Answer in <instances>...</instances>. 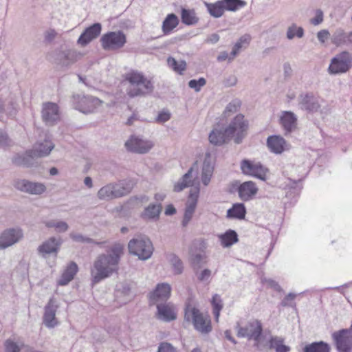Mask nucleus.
<instances>
[{"label": "nucleus", "instance_id": "1", "mask_svg": "<svg viewBox=\"0 0 352 352\" xmlns=\"http://www.w3.org/2000/svg\"><path fill=\"white\" fill-rule=\"evenodd\" d=\"M248 127V122L244 120L243 115L239 113L226 127L219 125L214 127L209 134V142L214 146H221L234 138V143L241 144L246 135Z\"/></svg>", "mask_w": 352, "mask_h": 352}, {"label": "nucleus", "instance_id": "2", "mask_svg": "<svg viewBox=\"0 0 352 352\" xmlns=\"http://www.w3.org/2000/svg\"><path fill=\"white\" fill-rule=\"evenodd\" d=\"M125 79L130 83L127 94L131 98L144 96L153 91L152 82L140 72H131L126 75Z\"/></svg>", "mask_w": 352, "mask_h": 352}, {"label": "nucleus", "instance_id": "3", "mask_svg": "<svg viewBox=\"0 0 352 352\" xmlns=\"http://www.w3.org/2000/svg\"><path fill=\"white\" fill-rule=\"evenodd\" d=\"M239 338H246L254 341V346L258 347L263 334V325L260 320L253 319L248 322L244 327H241L238 322L235 326Z\"/></svg>", "mask_w": 352, "mask_h": 352}, {"label": "nucleus", "instance_id": "4", "mask_svg": "<svg viewBox=\"0 0 352 352\" xmlns=\"http://www.w3.org/2000/svg\"><path fill=\"white\" fill-rule=\"evenodd\" d=\"M185 320H191L195 330L201 334H208L212 331L211 320L208 315H204L197 308L186 307Z\"/></svg>", "mask_w": 352, "mask_h": 352}, {"label": "nucleus", "instance_id": "5", "mask_svg": "<svg viewBox=\"0 0 352 352\" xmlns=\"http://www.w3.org/2000/svg\"><path fill=\"white\" fill-rule=\"evenodd\" d=\"M128 249L130 254L143 261L150 258L153 252L152 242L146 237L132 239L128 243Z\"/></svg>", "mask_w": 352, "mask_h": 352}, {"label": "nucleus", "instance_id": "6", "mask_svg": "<svg viewBox=\"0 0 352 352\" xmlns=\"http://www.w3.org/2000/svg\"><path fill=\"white\" fill-rule=\"evenodd\" d=\"M351 67L352 54L347 51H343L331 59L327 71L329 74L335 76L345 74Z\"/></svg>", "mask_w": 352, "mask_h": 352}, {"label": "nucleus", "instance_id": "7", "mask_svg": "<svg viewBox=\"0 0 352 352\" xmlns=\"http://www.w3.org/2000/svg\"><path fill=\"white\" fill-rule=\"evenodd\" d=\"M109 267L110 254L100 255L94 262V267L91 270L93 284H96L109 276Z\"/></svg>", "mask_w": 352, "mask_h": 352}, {"label": "nucleus", "instance_id": "8", "mask_svg": "<svg viewBox=\"0 0 352 352\" xmlns=\"http://www.w3.org/2000/svg\"><path fill=\"white\" fill-rule=\"evenodd\" d=\"M73 103L76 109L87 114L93 113L101 101L92 96L74 95Z\"/></svg>", "mask_w": 352, "mask_h": 352}, {"label": "nucleus", "instance_id": "9", "mask_svg": "<svg viewBox=\"0 0 352 352\" xmlns=\"http://www.w3.org/2000/svg\"><path fill=\"white\" fill-rule=\"evenodd\" d=\"M114 302H117L116 307L126 304L131 298V281L122 279L118 281L114 287Z\"/></svg>", "mask_w": 352, "mask_h": 352}, {"label": "nucleus", "instance_id": "10", "mask_svg": "<svg viewBox=\"0 0 352 352\" xmlns=\"http://www.w3.org/2000/svg\"><path fill=\"white\" fill-rule=\"evenodd\" d=\"M50 153V149L46 151L38 150H28L25 154H16L12 159V162L18 166L31 167L34 164V160L38 157L47 156Z\"/></svg>", "mask_w": 352, "mask_h": 352}, {"label": "nucleus", "instance_id": "11", "mask_svg": "<svg viewBox=\"0 0 352 352\" xmlns=\"http://www.w3.org/2000/svg\"><path fill=\"white\" fill-rule=\"evenodd\" d=\"M171 286L166 283H158L155 289L148 294L150 305L166 302L171 295Z\"/></svg>", "mask_w": 352, "mask_h": 352}, {"label": "nucleus", "instance_id": "12", "mask_svg": "<svg viewBox=\"0 0 352 352\" xmlns=\"http://www.w3.org/2000/svg\"><path fill=\"white\" fill-rule=\"evenodd\" d=\"M241 170L245 175L252 176L265 181L267 169L260 162H254L252 160L244 159L241 162Z\"/></svg>", "mask_w": 352, "mask_h": 352}, {"label": "nucleus", "instance_id": "13", "mask_svg": "<svg viewBox=\"0 0 352 352\" xmlns=\"http://www.w3.org/2000/svg\"><path fill=\"white\" fill-rule=\"evenodd\" d=\"M349 331L342 329L334 331L331 336L338 352H352V340Z\"/></svg>", "mask_w": 352, "mask_h": 352}, {"label": "nucleus", "instance_id": "14", "mask_svg": "<svg viewBox=\"0 0 352 352\" xmlns=\"http://www.w3.org/2000/svg\"><path fill=\"white\" fill-rule=\"evenodd\" d=\"M124 145L127 151L140 154L148 153L153 146L151 142L144 140L133 135L131 136Z\"/></svg>", "mask_w": 352, "mask_h": 352}, {"label": "nucleus", "instance_id": "15", "mask_svg": "<svg viewBox=\"0 0 352 352\" xmlns=\"http://www.w3.org/2000/svg\"><path fill=\"white\" fill-rule=\"evenodd\" d=\"M78 54L75 50H56L54 52V63L61 67H69L77 61Z\"/></svg>", "mask_w": 352, "mask_h": 352}, {"label": "nucleus", "instance_id": "16", "mask_svg": "<svg viewBox=\"0 0 352 352\" xmlns=\"http://www.w3.org/2000/svg\"><path fill=\"white\" fill-rule=\"evenodd\" d=\"M41 117L46 125H54L59 120V109L56 104L46 102L43 104Z\"/></svg>", "mask_w": 352, "mask_h": 352}, {"label": "nucleus", "instance_id": "17", "mask_svg": "<svg viewBox=\"0 0 352 352\" xmlns=\"http://www.w3.org/2000/svg\"><path fill=\"white\" fill-rule=\"evenodd\" d=\"M23 237L22 230L10 228L4 230L0 236V250L6 249L18 241Z\"/></svg>", "mask_w": 352, "mask_h": 352}, {"label": "nucleus", "instance_id": "18", "mask_svg": "<svg viewBox=\"0 0 352 352\" xmlns=\"http://www.w3.org/2000/svg\"><path fill=\"white\" fill-rule=\"evenodd\" d=\"M298 106L309 113L318 111L320 108L318 100L312 93L301 94L298 96Z\"/></svg>", "mask_w": 352, "mask_h": 352}, {"label": "nucleus", "instance_id": "19", "mask_svg": "<svg viewBox=\"0 0 352 352\" xmlns=\"http://www.w3.org/2000/svg\"><path fill=\"white\" fill-rule=\"evenodd\" d=\"M101 30V24L100 23H94L84 30L78 39V43L82 47L87 45L100 35Z\"/></svg>", "mask_w": 352, "mask_h": 352}, {"label": "nucleus", "instance_id": "20", "mask_svg": "<svg viewBox=\"0 0 352 352\" xmlns=\"http://www.w3.org/2000/svg\"><path fill=\"white\" fill-rule=\"evenodd\" d=\"M14 186L18 190L32 195H41L46 190L43 184L32 182L26 179L16 181Z\"/></svg>", "mask_w": 352, "mask_h": 352}, {"label": "nucleus", "instance_id": "21", "mask_svg": "<svg viewBox=\"0 0 352 352\" xmlns=\"http://www.w3.org/2000/svg\"><path fill=\"white\" fill-rule=\"evenodd\" d=\"M61 244L62 240L60 238L52 236L38 247V253L43 257H46L47 255L51 254H56Z\"/></svg>", "mask_w": 352, "mask_h": 352}, {"label": "nucleus", "instance_id": "22", "mask_svg": "<svg viewBox=\"0 0 352 352\" xmlns=\"http://www.w3.org/2000/svg\"><path fill=\"white\" fill-rule=\"evenodd\" d=\"M136 182L133 179H125L118 181L111 186V197H121L128 195L135 186Z\"/></svg>", "mask_w": 352, "mask_h": 352}, {"label": "nucleus", "instance_id": "23", "mask_svg": "<svg viewBox=\"0 0 352 352\" xmlns=\"http://www.w3.org/2000/svg\"><path fill=\"white\" fill-rule=\"evenodd\" d=\"M258 188L252 181L244 182L238 187V193L240 199L244 201H249L257 193Z\"/></svg>", "mask_w": 352, "mask_h": 352}, {"label": "nucleus", "instance_id": "24", "mask_svg": "<svg viewBox=\"0 0 352 352\" xmlns=\"http://www.w3.org/2000/svg\"><path fill=\"white\" fill-rule=\"evenodd\" d=\"M56 306L51 298L45 307L43 323L48 328L54 327L57 322L56 319Z\"/></svg>", "mask_w": 352, "mask_h": 352}, {"label": "nucleus", "instance_id": "25", "mask_svg": "<svg viewBox=\"0 0 352 352\" xmlns=\"http://www.w3.org/2000/svg\"><path fill=\"white\" fill-rule=\"evenodd\" d=\"M157 307V318L165 322L174 320L177 318L170 304L166 302L158 303Z\"/></svg>", "mask_w": 352, "mask_h": 352}, {"label": "nucleus", "instance_id": "26", "mask_svg": "<svg viewBox=\"0 0 352 352\" xmlns=\"http://www.w3.org/2000/svg\"><path fill=\"white\" fill-rule=\"evenodd\" d=\"M197 196H194L192 194H190L189 199L186 204L184 214L182 222V225L183 227L187 226V225L192 219V217L193 216V214L197 206Z\"/></svg>", "mask_w": 352, "mask_h": 352}, {"label": "nucleus", "instance_id": "27", "mask_svg": "<svg viewBox=\"0 0 352 352\" xmlns=\"http://www.w3.org/2000/svg\"><path fill=\"white\" fill-rule=\"evenodd\" d=\"M285 143V139L280 135H271L267 139V146L272 152L276 154L283 152Z\"/></svg>", "mask_w": 352, "mask_h": 352}, {"label": "nucleus", "instance_id": "28", "mask_svg": "<svg viewBox=\"0 0 352 352\" xmlns=\"http://www.w3.org/2000/svg\"><path fill=\"white\" fill-rule=\"evenodd\" d=\"M78 271V267L74 261H71L63 272L58 284L61 286L67 285L72 281Z\"/></svg>", "mask_w": 352, "mask_h": 352}, {"label": "nucleus", "instance_id": "29", "mask_svg": "<svg viewBox=\"0 0 352 352\" xmlns=\"http://www.w3.org/2000/svg\"><path fill=\"white\" fill-rule=\"evenodd\" d=\"M297 118L292 111H284L280 117V124L287 133H291L296 126Z\"/></svg>", "mask_w": 352, "mask_h": 352}, {"label": "nucleus", "instance_id": "30", "mask_svg": "<svg viewBox=\"0 0 352 352\" xmlns=\"http://www.w3.org/2000/svg\"><path fill=\"white\" fill-rule=\"evenodd\" d=\"M124 254V245L116 243L111 245V276L113 272L117 273V265L121 256Z\"/></svg>", "mask_w": 352, "mask_h": 352}, {"label": "nucleus", "instance_id": "31", "mask_svg": "<svg viewBox=\"0 0 352 352\" xmlns=\"http://www.w3.org/2000/svg\"><path fill=\"white\" fill-rule=\"evenodd\" d=\"M246 208L243 203L234 204L232 208L227 210L226 217L228 219H244Z\"/></svg>", "mask_w": 352, "mask_h": 352}, {"label": "nucleus", "instance_id": "32", "mask_svg": "<svg viewBox=\"0 0 352 352\" xmlns=\"http://www.w3.org/2000/svg\"><path fill=\"white\" fill-rule=\"evenodd\" d=\"M221 244L224 248H228L236 243L238 241V234L235 230H228L223 234L219 235Z\"/></svg>", "mask_w": 352, "mask_h": 352}, {"label": "nucleus", "instance_id": "33", "mask_svg": "<svg viewBox=\"0 0 352 352\" xmlns=\"http://www.w3.org/2000/svg\"><path fill=\"white\" fill-rule=\"evenodd\" d=\"M330 345L324 341L314 342L308 344L302 349V352H330Z\"/></svg>", "mask_w": 352, "mask_h": 352}, {"label": "nucleus", "instance_id": "34", "mask_svg": "<svg viewBox=\"0 0 352 352\" xmlns=\"http://www.w3.org/2000/svg\"><path fill=\"white\" fill-rule=\"evenodd\" d=\"M179 24L178 17L173 13L168 14L162 23V31L164 34H169Z\"/></svg>", "mask_w": 352, "mask_h": 352}, {"label": "nucleus", "instance_id": "35", "mask_svg": "<svg viewBox=\"0 0 352 352\" xmlns=\"http://www.w3.org/2000/svg\"><path fill=\"white\" fill-rule=\"evenodd\" d=\"M182 22L187 25H193L198 23L199 18L194 10L182 8L181 10Z\"/></svg>", "mask_w": 352, "mask_h": 352}, {"label": "nucleus", "instance_id": "36", "mask_svg": "<svg viewBox=\"0 0 352 352\" xmlns=\"http://www.w3.org/2000/svg\"><path fill=\"white\" fill-rule=\"evenodd\" d=\"M126 43V35L122 31L111 32V51L122 48Z\"/></svg>", "mask_w": 352, "mask_h": 352}, {"label": "nucleus", "instance_id": "37", "mask_svg": "<svg viewBox=\"0 0 352 352\" xmlns=\"http://www.w3.org/2000/svg\"><path fill=\"white\" fill-rule=\"evenodd\" d=\"M161 204H151L145 208L142 216L149 219H157L162 212Z\"/></svg>", "mask_w": 352, "mask_h": 352}, {"label": "nucleus", "instance_id": "38", "mask_svg": "<svg viewBox=\"0 0 352 352\" xmlns=\"http://www.w3.org/2000/svg\"><path fill=\"white\" fill-rule=\"evenodd\" d=\"M205 6L210 14L214 18L221 17L224 12V6L222 0L218 1L214 3L205 2Z\"/></svg>", "mask_w": 352, "mask_h": 352}, {"label": "nucleus", "instance_id": "39", "mask_svg": "<svg viewBox=\"0 0 352 352\" xmlns=\"http://www.w3.org/2000/svg\"><path fill=\"white\" fill-rule=\"evenodd\" d=\"M250 40L251 36L249 34H244L241 36L232 48V50L230 53L232 57H230V59H233L239 53L242 48L248 47Z\"/></svg>", "mask_w": 352, "mask_h": 352}, {"label": "nucleus", "instance_id": "40", "mask_svg": "<svg viewBox=\"0 0 352 352\" xmlns=\"http://www.w3.org/2000/svg\"><path fill=\"white\" fill-rule=\"evenodd\" d=\"M213 173V166L210 162L206 158L204 161L202 167L201 181L204 186H208Z\"/></svg>", "mask_w": 352, "mask_h": 352}, {"label": "nucleus", "instance_id": "41", "mask_svg": "<svg viewBox=\"0 0 352 352\" xmlns=\"http://www.w3.org/2000/svg\"><path fill=\"white\" fill-rule=\"evenodd\" d=\"M167 63L169 67L179 74H182L186 69V63L183 60L177 61L175 58L170 56L167 58Z\"/></svg>", "mask_w": 352, "mask_h": 352}, {"label": "nucleus", "instance_id": "42", "mask_svg": "<svg viewBox=\"0 0 352 352\" xmlns=\"http://www.w3.org/2000/svg\"><path fill=\"white\" fill-rule=\"evenodd\" d=\"M167 259L172 265L175 274H180L183 271V263L181 259L173 253L168 254Z\"/></svg>", "mask_w": 352, "mask_h": 352}, {"label": "nucleus", "instance_id": "43", "mask_svg": "<svg viewBox=\"0 0 352 352\" xmlns=\"http://www.w3.org/2000/svg\"><path fill=\"white\" fill-rule=\"evenodd\" d=\"M222 2L224 10L232 12L236 11L246 5V2L243 0H222Z\"/></svg>", "mask_w": 352, "mask_h": 352}, {"label": "nucleus", "instance_id": "44", "mask_svg": "<svg viewBox=\"0 0 352 352\" xmlns=\"http://www.w3.org/2000/svg\"><path fill=\"white\" fill-rule=\"evenodd\" d=\"M304 36V29L302 27H298L296 24L292 23L288 27L287 30V38L289 40L293 39L295 36L302 38Z\"/></svg>", "mask_w": 352, "mask_h": 352}, {"label": "nucleus", "instance_id": "45", "mask_svg": "<svg viewBox=\"0 0 352 352\" xmlns=\"http://www.w3.org/2000/svg\"><path fill=\"white\" fill-rule=\"evenodd\" d=\"M206 256L202 254H192L190 256V263L195 270L200 269L206 263Z\"/></svg>", "mask_w": 352, "mask_h": 352}, {"label": "nucleus", "instance_id": "46", "mask_svg": "<svg viewBox=\"0 0 352 352\" xmlns=\"http://www.w3.org/2000/svg\"><path fill=\"white\" fill-rule=\"evenodd\" d=\"M332 43L337 46L347 43V34L341 29L337 30L332 36Z\"/></svg>", "mask_w": 352, "mask_h": 352}, {"label": "nucleus", "instance_id": "47", "mask_svg": "<svg viewBox=\"0 0 352 352\" xmlns=\"http://www.w3.org/2000/svg\"><path fill=\"white\" fill-rule=\"evenodd\" d=\"M47 228H54L58 232H65L69 229L68 224L63 221L51 220L45 223Z\"/></svg>", "mask_w": 352, "mask_h": 352}, {"label": "nucleus", "instance_id": "48", "mask_svg": "<svg viewBox=\"0 0 352 352\" xmlns=\"http://www.w3.org/2000/svg\"><path fill=\"white\" fill-rule=\"evenodd\" d=\"M241 105V102L240 100L236 98L232 100L230 102H229L224 111L223 115L225 117H228L234 113H236Z\"/></svg>", "mask_w": 352, "mask_h": 352}, {"label": "nucleus", "instance_id": "49", "mask_svg": "<svg viewBox=\"0 0 352 352\" xmlns=\"http://www.w3.org/2000/svg\"><path fill=\"white\" fill-rule=\"evenodd\" d=\"M54 148V144L50 140V138L46 136L43 142H38L32 149V151L40 150L41 151L47 152L50 149V152Z\"/></svg>", "mask_w": 352, "mask_h": 352}, {"label": "nucleus", "instance_id": "50", "mask_svg": "<svg viewBox=\"0 0 352 352\" xmlns=\"http://www.w3.org/2000/svg\"><path fill=\"white\" fill-rule=\"evenodd\" d=\"M14 145L13 140L9 137L8 133L0 128V148H7Z\"/></svg>", "mask_w": 352, "mask_h": 352}, {"label": "nucleus", "instance_id": "51", "mask_svg": "<svg viewBox=\"0 0 352 352\" xmlns=\"http://www.w3.org/2000/svg\"><path fill=\"white\" fill-rule=\"evenodd\" d=\"M206 84V80L204 78L200 77L199 79H192L188 82L190 88L193 89L196 92L201 90V88Z\"/></svg>", "mask_w": 352, "mask_h": 352}, {"label": "nucleus", "instance_id": "52", "mask_svg": "<svg viewBox=\"0 0 352 352\" xmlns=\"http://www.w3.org/2000/svg\"><path fill=\"white\" fill-rule=\"evenodd\" d=\"M5 352H20L21 348L13 340L7 339L4 342Z\"/></svg>", "mask_w": 352, "mask_h": 352}, {"label": "nucleus", "instance_id": "53", "mask_svg": "<svg viewBox=\"0 0 352 352\" xmlns=\"http://www.w3.org/2000/svg\"><path fill=\"white\" fill-rule=\"evenodd\" d=\"M69 236L74 241H76V242L86 243H92L94 242L92 239L85 236L80 234L71 232L69 234Z\"/></svg>", "mask_w": 352, "mask_h": 352}, {"label": "nucleus", "instance_id": "54", "mask_svg": "<svg viewBox=\"0 0 352 352\" xmlns=\"http://www.w3.org/2000/svg\"><path fill=\"white\" fill-rule=\"evenodd\" d=\"M284 342V340L281 338L274 336L272 337L270 340L269 344H270V348L273 349L275 351L278 347L281 346Z\"/></svg>", "mask_w": 352, "mask_h": 352}, {"label": "nucleus", "instance_id": "55", "mask_svg": "<svg viewBox=\"0 0 352 352\" xmlns=\"http://www.w3.org/2000/svg\"><path fill=\"white\" fill-rule=\"evenodd\" d=\"M17 109V104L15 101L13 100H11L7 107H6L5 112L10 116H14L16 113Z\"/></svg>", "mask_w": 352, "mask_h": 352}, {"label": "nucleus", "instance_id": "56", "mask_svg": "<svg viewBox=\"0 0 352 352\" xmlns=\"http://www.w3.org/2000/svg\"><path fill=\"white\" fill-rule=\"evenodd\" d=\"M157 352H175V349L170 343L163 342L160 344Z\"/></svg>", "mask_w": 352, "mask_h": 352}, {"label": "nucleus", "instance_id": "57", "mask_svg": "<svg viewBox=\"0 0 352 352\" xmlns=\"http://www.w3.org/2000/svg\"><path fill=\"white\" fill-rule=\"evenodd\" d=\"M195 273L197 276L198 280L201 282L208 280L211 276V270L209 269H204L199 273L197 270H195Z\"/></svg>", "mask_w": 352, "mask_h": 352}, {"label": "nucleus", "instance_id": "58", "mask_svg": "<svg viewBox=\"0 0 352 352\" xmlns=\"http://www.w3.org/2000/svg\"><path fill=\"white\" fill-rule=\"evenodd\" d=\"M323 21V12L321 10H317L316 16L310 19V23L314 25H318Z\"/></svg>", "mask_w": 352, "mask_h": 352}, {"label": "nucleus", "instance_id": "59", "mask_svg": "<svg viewBox=\"0 0 352 352\" xmlns=\"http://www.w3.org/2000/svg\"><path fill=\"white\" fill-rule=\"evenodd\" d=\"M170 118V113L168 111H162L160 112L156 118V122L164 123Z\"/></svg>", "mask_w": 352, "mask_h": 352}, {"label": "nucleus", "instance_id": "60", "mask_svg": "<svg viewBox=\"0 0 352 352\" xmlns=\"http://www.w3.org/2000/svg\"><path fill=\"white\" fill-rule=\"evenodd\" d=\"M102 46L104 50H110V31L106 32L100 38Z\"/></svg>", "mask_w": 352, "mask_h": 352}, {"label": "nucleus", "instance_id": "61", "mask_svg": "<svg viewBox=\"0 0 352 352\" xmlns=\"http://www.w3.org/2000/svg\"><path fill=\"white\" fill-rule=\"evenodd\" d=\"M190 186H191L190 182H186V181L181 179L177 184H175L173 190L175 192H181L184 188Z\"/></svg>", "mask_w": 352, "mask_h": 352}, {"label": "nucleus", "instance_id": "62", "mask_svg": "<svg viewBox=\"0 0 352 352\" xmlns=\"http://www.w3.org/2000/svg\"><path fill=\"white\" fill-rule=\"evenodd\" d=\"M98 196L100 199H104L110 196V186H105L100 189Z\"/></svg>", "mask_w": 352, "mask_h": 352}, {"label": "nucleus", "instance_id": "63", "mask_svg": "<svg viewBox=\"0 0 352 352\" xmlns=\"http://www.w3.org/2000/svg\"><path fill=\"white\" fill-rule=\"evenodd\" d=\"M211 303L213 307V309H216L217 307H219V309L223 308V305L221 303V299L218 294H214L212 296Z\"/></svg>", "mask_w": 352, "mask_h": 352}, {"label": "nucleus", "instance_id": "64", "mask_svg": "<svg viewBox=\"0 0 352 352\" xmlns=\"http://www.w3.org/2000/svg\"><path fill=\"white\" fill-rule=\"evenodd\" d=\"M236 82L237 78L234 75H231L225 79L223 84L226 87H229L234 86L236 84Z\"/></svg>", "mask_w": 352, "mask_h": 352}]
</instances>
